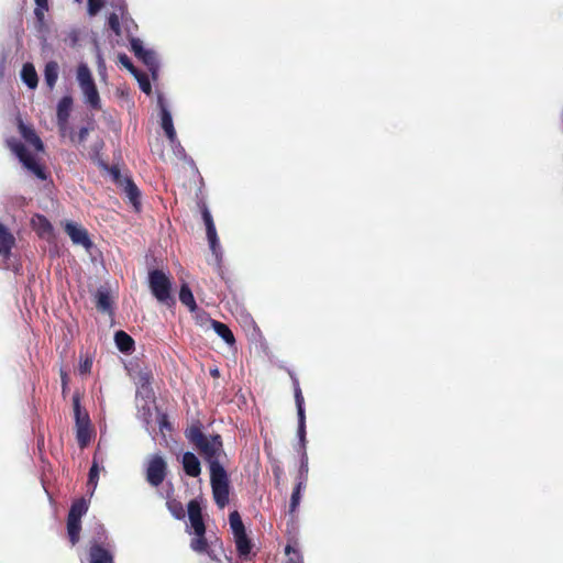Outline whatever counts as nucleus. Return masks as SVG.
Wrapping results in <instances>:
<instances>
[{
  "instance_id": "393cba45",
  "label": "nucleus",
  "mask_w": 563,
  "mask_h": 563,
  "mask_svg": "<svg viewBox=\"0 0 563 563\" xmlns=\"http://www.w3.org/2000/svg\"><path fill=\"white\" fill-rule=\"evenodd\" d=\"M32 225L42 236L48 235L52 231L49 222L42 216L33 217Z\"/></svg>"
},
{
  "instance_id": "f257e3e1",
  "label": "nucleus",
  "mask_w": 563,
  "mask_h": 563,
  "mask_svg": "<svg viewBox=\"0 0 563 563\" xmlns=\"http://www.w3.org/2000/svg\"><path fill=\"white\" fill-rule=\"evenodd\" d=\"M188 518L190 522V530L188 529V532L194 536L190 541V549L197 553H206L211 561L220 563L221 555L223 554L222 543L218 540L207 541L205 537L206 527L198 501H189Z\"/></svg>"
},
{
  "instance_id": "de8ad7c7",
  "label": "nucleus",
  "mask_w": 563,
  "mask_h": 563,
  "mask_svg": "<svg viewBox=\"0 0 563 563\" xmlns=\"http://www.w3.org/2000/svg\"><path fill=\"white\" fill-rule=\"evenodd\" d=\"M217 373H218V371H217V369L211 371V374H213V375H216Z\"/></svg>"
},
{
  "instance_id": "ddd939ff",
  "label": "nucleus",
  "mask_w": 563,
  "mask_h": 563,
  "mask_svg": "<svg viewBox=\"0 0 563 563\" xmlns=\"http://www.w3.org/2000/svg\"><path fill=\"white\" fill-rule=\"evenodd\" d=\"M202 219H203V222L206 224L207 238H208V241H209L210 249H211L212 253L216 256H218V252H219L220 246H219V240H218V235H217V230H216L212 217H211V214H210V212H209V210L207 208H205L202 210Z\"/></svg>"
},
{
  "instance_id": "b1692460",
  "label": "nucleus",
  "mask_w": 563,
  "mask_h": 563,
  "mask_svg": "<svg viewBox=\"0 0 563 563\" xmlns=\"http://www.w3.org/2000/svg\"><path fill=\"white\" fill-rule=\"evenodd\" d=\"M179 300L181 301V303H184L186 307H188L190 311L196 310L197 306H196L194 295H192L190 288L188 287V285H186V284H184L180 288Z\"/></svg>"
},
{
  "instance_id": "7c9ffc66",
  "label": "nucleus",
  "mask_w": 563,
  "mask_h": 563,
  "mask_svg": "<svg viewBox=\"0 0 563 563\" xmlns=\"http://www.w3.org/2000/svg\"><path fill=\"white\" fill-rule=\"evenodd\" d=\"M187 437L188 439L195 443L197 446H199L203 440L207 438L206 435L202 434V432L200 431V429L198 427H191L188 432H187Z\"/></svg>"
},
{
  "instance_id": "0eeeda50",
  "label": "nucleus",
  "mask_w": 563,
  "mask_h": 563,
  "mask_svg": "<svg viewBox=\"0 0 563 563\" xmlns=\"http://www.w3.org/2000/svg\"><path fill=\"white\" fill-rule=\"evenodd\" d=\"M88 505L85 499L75 501L70 508L67 520V532L71 544H76L80 533V518L87 512Z\"/></svg>"
},
{
  "instance_id": "5701e85b",
  "label": "nucleus",
  "mask_w": 563,
  "mask_h": 563,
  "mask_svg": "<svg viewBox=\"0 0 563 563\" xmlns=\"http://www.w3.org/2000/svg\"><path fill=\"white\" fill-rule=\"evenodd\" d=\"M117 347L124 353H128L133 347V339L123 331H117L114 334Z\"/></svg>"
},
{
  "instance_id": "49530a36",
  "label": "nucleus",
  "mask_w": 563,
  "mask_h": 563,
  "mask_svg": "<svg viewBox=\"0 0 563 563\" xmlns=\"http://www.w3.org/2000/svg\"><path fill=\"white\" fill-rule=\"evenodd\" d=\"M285 551H286V554H288V555H289V554H290V552L292 551V549H291V547H290V545H287Z\"/></svg>"
},
{
  "instance_id": "6e6552de",
  "label": "nucleus",
  "mask_w": 563,
  "mask_h": 563,
  "mask_svg": "<svg viewBox=\"0 0 563 563\" xmlns=\"http://www.w3.org/2000/svg\"><path fill=\"white\" fill-rule=\"evenodd\" d=\"M8 145L11 151L19 157L25 168L32 172L37 178L45 179V174L36 161V157L27 152L24 146L14 140H9Z\"/></svg>"
},
{
  "instance_id": "7ed1b4c3",
  "label": "nucleus",
  "mask_w": 563,
  "mask_h": 563,
  "mask_svg": "<svg viewBox=\"0 0 563 563\" xmlns=\"http://www.w3.org/2000/svg\"><path fill=\"white\" fill-rule=\"evenodd\" d=\"M74 405V413H75V428H76V438L80 448H85L89 444L92 438V429L89 419V415L87 411L82 410L80 407V398L79 395H74L73 397Z\"/></svg>"
},
{
  "instance_id": "aec40b11",
  "label": "nucleus",
  "mask_w": 563,
  "mask_h": 563,
  "mask_svg": "<svg viewBox=\"0 0 563 563\" xmlns=\"http://www.w3.org/2000/svg\"><path fill=\"white\" fill-rule=\"evenodd\" d=\"M90 563H114L108 550L93 544L89 551Z\"/></svg>"
},
{
  "instance_id": "e433bc0d",
  "label": "nucleus",
  "mask_w": 563,
  "mask_h": 563,
  "mask_svg": "<svg viewBox=\"0 0 563 563\" xmlns=\"http://www.w3.org/2000/svg\"><path fill=\"white\" fill-rule=\"evenodd\" d=\"M103 7V0H88L89 15H96Z\"/></svg>"
},
{
  "instance_id": "f03ea898",
  "label": "nucleus",
  "mask_w": 563,
  "mask_h": 563,
  "mask_svg": "<svg viewBox=\"0 0 563 563\" xmlns=\"http://www.w3.org/2000/svg\"><path fill=\"white\" fill-rule=\"evenodd\" d=\"M77 81L84 95L85 102L93 109L100 108V97L97 90L91 71L86 64H80L77 68Z\"/></svg>"
},
{
  "instance_id": "4c0bfd02",
  "label": "nucleus",
  "mask_w": 563,
  "mask_h": 563,
  "mask_svg": "<svg viewBox=\"0 0 563 563\" xmlns=\"http://www.w3.org/2000/svg\"><path fill=\"white\" fill-rule=\"evenodd\" d=\"M120 64L125 67L132 75L136 74V68L131 63L130 58L125 54L119 56Z\"/></svg>"
},
{
  "instance_id": "a211bd4d",
  "label": "nucleus",
  "mask_w": 563,
  "mask_h": 563,
  "mask_svg": "<svg viewBox=\"0 0 563 563\" xmlns=\"http://www.w3.org/2000/svg\"><path fill=\"white\" fill-rule=\"evenodd\" d=\"M181 462L187 475L196 477L200 474V462L194 453L186 452Z\"/></svg>"
},
{
  "instance_id": "79ce46f5",
  "label": "nucleus",
  "mask_w": 563,
  "mask_h": 563,
  "mask_svg": "<svg viewBox=\"0 0 563 563\" xmlns=\"http://www.w3.org/2000/svg\"><path fill=\"white\" fill-rule=\"evenodd\" d=\"M296 556H291L288 559L287 563H303V560L299 553L294 551Z\"/></svg>"
},
{
  "instance_id": "a878e982",
  "label": "nucleus",
  "mask_w": 563,
  "mask_h": 563,
  "mask_svg": "<svg viewBox=\"0 0 563 563\" xmlns=\"http://www.w3.org/2000/svg\"><path fill=\"white\" fill-rule=\"evenodd\" d=\"M212 328L216 331V333L220 338H222L228 344H233L234 336L231 330L225 324L218 321H212Z\"/></svg>"
},
{
  "instance_id": "c9c22d12",
  "label": "nucleus",
  "mask_w": 563,
  "mask_h": 563,
  "mask_svg": "<svg viewBox=\"0 0 563 563\" xmlns=\"http://www.w3.org/2000/svg\"><path fill=\"white\" fill-rule=\"evenodd\" d=\"M108 23H109V26L110 29L119 36L121 35V26H120V21H119V16L118 14L115 13H112L110 14L109 16V20H108Z\"/></svg>"
},
{
  "instance_id": "20e7f679",
  "label": "nucleus",
  "mask_w": 563,
  "mask_h": 563,
  "mask_svg": "<svg viewBox=\"0 0 563 563\" xmlns=\"http://www.w3.org/2000/svg\"><path fill=\"white\" fill-rule=\"evenodd\" d=\"M210 477L214 500L223 508L229 503V479L220 463L212 462Z\"/></svg>"
},
{
  "instance_id": "f704fd0d",
  "label": "nucleus",
  "mask_w": 563,
  "mask_h": 563,
  "mask_svg": "<svg viewBox=\"0 0 563 563\" xmlns=\"http://www.w3.org/2000/svg\"><path fill=\"white\" fill-rule=\"evenodd\" d=\"M91 367H92V358L87 356L84 360H81V362L78 366V372L80 375H87L90 373Z\"/></svg>"
},
{
  "instance_id": "a18cd8bd",
  "label": "nucleus",
  "mask_w": 563,
  "mask_h": 563,
  "mask_svg": "<svg viewBox=\"0 0 563 563\" xmlns=\"http://www.w3.org/2000/svg\"><path fill=\"white\" fill-rule=\"evenodd\" d=\"M60 377H62L63 389L65 390L67 387L68 378H67V375L63 371L60 372Z\"/></svg>"
},
{
  "instance_id": "473e14b6",
  "label": "nucleus",
  "mask_w": 563,
  "mask_h": 563,
  "mask_svg": "<svg viewBox=\"0 0 563 563\" xmlns=\"http://www.w3.org/2000/svg\"><path fill=\"white\" fill-rule=\"evenodd\" d=\"M167 507H168V510L170 511V514L176 519L184 518L185 511H184L183 505L180 503H178L176 500H168L167 501Z\"/></svg>"
},
{
  "instance_id": "f8f14e48",
  "label": "nucleus",
  "mask_w": 563,
  "mask_h": 563,
  "mask_svg": "<svg viewBox=\"0 0 563 563\" xmlns=\"http://www.w3.org/2000/svg\"><path fill=\"white\" fill-rule=\"evenodd\" d=\"M73 106V99L70 97H63L57 104V123L59 132L63 136H66L68 132V118Z\"/></svg>"
},
{
  "instance_id": "37998d69",
  "label": "nucleus",
  "mask_w": 563,
  "mask_h": 563,
  "mask_svg": "<svg viewBox=\"0 0 563 563\" xmlns=\"http://www.w3.org/2000/svg\"><path fill=\"white\" fill-rule=\"evenodd\" d=\"M87 134H88V129L87 128H82L80 129L79 133H78V142H84L87 137Z\"/></svg>"
},
{
  "instance_id": "9d476101",
  "label": "nucleus",
  "mask_w": 563,
  "mask_h": 563,
  "mask_svg": "<svg viewBox=\"0 0 563 563\" xmlns=\"http://www.w3.org/2000/svg\"><path fill=\"white\" fill-rule=\"evenodd\" d=\"M166 475V462L161 455H152L147 462L146 478L153 486H158Z\"/></svg>"
},
{
  "instance_id": "412c9836",
  "label": "nucleus",
  "mask_w": 563,
  "mask_h": 563,
  "mask_svg": "<svg viewBox=\"0 0 563 563\" xmlns=\"http://www.w3.org/2000/svg\"><path fill=\"white\" fill-rule=\"evenodd\" d=\"M14 245V236L0 223V256H9Z\"/></svg>"
},
{
  "instance_id": "c03bdc74",
  "label": "nucleus",
  "mask_w": 563,
  "mask_h": 563,
  "mask_svg": "<svg viewBox=\"0 0 563 563\" xmlns=\"http://www.w3.org/2000/svg\"><path fill=\"white\" fill-rule=\"evenodd\" d=\"M98 68L100 74H102L106 68L104 60L100 54H98Z\"/></svg>"
},
{
  "instance_id": "72a5a7b5",
  "label": "nucleus",
  "mask_w": 563,
  "mask_h": 563,
  "mask_svg": "<svg viewBox=\"0 0 563 563\" xmlns=\"http://www.w3.org/2000/svg\"><path fill=\"white\" fill-rule=\"evenodd\" d=\"M97 307L102 311H108L110 309V298L107 292L98 291Z\"/></svg>"
},
{
  "instance_id": "2f4dec72",
  "label": "nucleus",
  "mask_w": 563,
  "mask_h": 563,
  "mask_svg": "<svg viewBox=\"0 0 563 563\" xmlns=\"http://www.w3.org/2000/svg\"><path fill=\"white\" fill-rule=\"evenodd\" d=\"M133 76L137 80L141 90L146 95H150L152 91V87L148 77L145 74H141L140 71H136V74H134Z\"/></svg>"
},
{
  "instance_id": "423d86ee",
  "label": "nucleus",
  "mask_w": 563,
  "mask_h": 563,
  "mask_svg": "<svg viewBox=\"0 0 563 563\" xmlns=\"http://www.w3.org/2000/svg\"><path fill=\"white\" fill-rule=\"evenodd\" d=\"M229 522L231 530L233 532L234 542L239 555L242 558H246L252 550V544L245 532L244 525L238 511H232L230 514Z\"/></svg>"
},
{
  "instance_id": "09e8293b",
  "label": "nucleus",
  "mask_w": 563,
  "mask_h": 563,
  "mask_svg": "<svg viewBox=\"0 0 563 563\" xmlns=\"http://www.w3.org/2000/svg\"><path fill=\"white\" fill-rule=\"evenodd\" d=\"M76 2H80L81 0H75Z\"/></svg>"
},
{
  "instance_id": "a19ab883",
  "label": "nucleus",
  "mask_w": 563,
  "mask_h": 563,
  "mask_svg": "<svg viewBox=\"0 0 563 563\" xmlns=\"http://www.w3.org/2000/svg\"><path fill=\"white\" fill-rule=\"evenodd\" d=\"M113 7H115L121 12V14H124L126 11V4L124 0H115L113 2Z\"/></svg>"
},
{
  "instance_id": "58836bf2",
  "label": "nucleus",
  "mask_w": 563,
  "mask_h": 563,
  "mask_svg": "<svg viewBox=\"0 0 563 563\" xmlns=\"http://www.w3.org/2000/svg\"><path fill=\"white\" fill-rule=\"evenodd\" d=\"M300 489H301V484H298L297 488L295 489V492L291 495V500H290L291 510H295L297 508V506L299 505Z\"/></svg>"
},
{
  "instance_id": "2eb2a0df",
  "label": "nucleus",
  "mask_w": 563,
  "mask_h": 563,
  "mask_svg": "<svg viewBox=\"0 0 563 563\" xmlns=\"http://www.w3.org/2000/svg\"><path fill=\"white\" fill-rule=\"evenodd\" d=\"M161 110H162V128L165 131L168 140L170 141L172 145L179 146L176 137V131L174 129L173 119L170 112L165 108L163 104V100L159 99Z\"/></svg>"
},
{
  "instance_id": "4be33fe9",
  "label": "nucleus",
  "mask_w": 563,
  "mask_h": 563,
  "mask_svg": "<svg viewBox=\"0 0 563 563\" xmlns=\"http://www.w3.org/2000/svg\"><path fill=\"white\" fill-rule=\"evenodd\" d=\"M59 66L56 62L51 60L45 65L44 78L47 86L52 89L58 79Z\"/></svg>"
},
{
  "instance_id": "f3484780",
  "label": "nucleus",
  "mask_w": 563,
  "mask_h": 563,
  "mask_svg": "<svg viewBox=\"0 0 563 563\" xmlns=\"http://www.w3.org/2000/svg\"><path fill=\"white\" fill-rule=\"evenodd\" d=\"M19 130L23 139L34 147L35 151L42 152L44 148V145L41 141V139L36 135L34 130H32L30 126L25 125L21 120H19Z\"/></svg>"
},
{
  "instance_id": "4468645a",
  "label": "nucleus",
  "mask_w": 563,
  "mask_h": 563,
  "mask_svg": "<svg viewBox=\"0 0 563 563\" xmlns=\"http://www.w3.org/2000/svg\"><path fill=\"white\" fill-rule=\"evenodd\" d=\"M65 231L75 244L81 245L85 249L90 247L91 242L88 238L87 231L80 225L73 222H67L65 225Z\"/></svg>"
},
{
  "instance_id": "ea45409f",
  "label": "nucleus",
  "mask_w": 563,
  "mask_h": 563,
  "mask_svg": "<svg viewBox=\"0 0 563 563\" xmlns=\"http://www.w3.org/2000/svg\"><path fill=\"white\" fill-rule=\"evenodd\" d=\"M308 472V457L306 452L302 453L301 456V465H300V473L306 474Z\"/></svg>"
},
{
  "instance_id": "39448f33",
  "label": "nucleus",
  "mask_w": 563,
  "mask_h": 563,
  "mask_svg": "<svg viewBox=\"0 0 563 563\" xmlns=\"http://www.w3.org/2000/svg\"><path fill=\"white\" fill-rule=\"evenodd\" d=\"M148 284L154 297L162 303L174 302L170 296L172 283L168 276L162 271H153L148 275Z\"/></svg>"
},
{
  "instance_id": "bb28decb",
  "label": "nucleus",
  "mask_w": 563,
  "mask_h": 563,
  "mask_svg": "<svg viewBox=\"0 0 563 563\" xmlns=\"http://www.w3.org/2000/svg\"><path fill=\"white\" fill-rule=\"evenodd\" d=\"M124 192L129 198L130 202L137 209L139 208V196L140 191L136 186L129 179L124 181Z\"/></svg>"
},
{
  "instance_id": "6ab92c4d",
  "label": "nucleus",
  "mask_w": 563,
  "mask_h": 563,
  "mask_svg": "<svg viewBox=\"0 0 563 563\" xmlns=\"http://www.w3.org/2000/svg\"><path fill=\"white\" fill-rule=\"evenodd\" d=\"M21 79L32 90L37 87L38 77L33 64L26 63L23 65L21 70Z\"/></svg>"
},
{
  "instance_id": "1a4fd4ad",
  "label": "nucleus",
  "mask_w": 563,
  "mask_h": 563,
  "mask_svg": "<svg viewBox=\"0 0 563 563\" xmlns=\"http://www.w3.org/2000/svg\"><path fill=\"white\" fill-rule=\"evenodd\" d=\"M131 49L150 69L153 77L155 78L158 70V62L156 54L152 49L144 47L143 42L140 38L132 37L130 40Z\"/></svg>"
},
{
  "instance_id": "9b49d317",
  "label": "nucleus",
  "mask_w": 563,
  "mask_h": 563,
  "mask_svg": "<svg viewBox=\"0 0 563 563\" xmlns=\"http://www.w3.org/2000/svg\"><path fill=\"white\" fill-rule=\"evenodd\" d=\"M198 448L205 454L206 459L209 461L210 468L212 467V462L220 463L219 460L223 451L222 442L219 435L206 438Z\"/></svg>"
},
{
  "instance_id": "c756f323",
  "label": "nucleus",
  "mask_w": 563,
  "mask_h": 563,
  "mask_svg": "<svg viewBox=\"0 0 563 563\" xmlns=\"http://www.w3.org/2000/svg\"><path fill=\"white\" fill-rule=\"evenodd\" d=\"M136 396L142 397L145 400H150L153 397V393L150 387L148 379L145 376L141 377V379L139 382Z\"/></svg>"
},
{
  "instance_id": "cd10ccee",
  "label": "nucleus",
  "mask_w": 563,
  "mask_h": 563,
  "mask_svg": "<svg viewBox=\"0 0 563 563\" xmlns=\"http://www.w3.org/2000/svg\"><path fill=\"white\" fill-rule=\"evenodd\" d=\"M34 1H35V9H34L35 18H36L40 26H43L45 23V13L48 11V0H34Z\"/></svg>"
},
{
  "instance_id": "dca6fc26",
  "label": "nucleus",
  "mask_w": 563,
  "mask_h": 563,
  "mask_svg": "<svg viewBox=\"0 0 563 563\" xmlns=\"http://www.w3.org/2000/svg\"><path fill=\"white\" fill-rule=\"evenodd\" d=\"M296 405L298 409V435L302 445H305V437H306V417L303 410V397L299 387L295 390Z\"/></svg>"
},
{
  "instance_id": "c85d7f7f",
  "label": "nucleus",
  "mask_w": 563,
  "mask_h": 563,
  "mask_svg": "<svg viewBox=\"0 0 563 563\" xmlns=\"http://www.w3.org/2000/svg\"><path fill=\"white\" fill-rule=\"evenodd\" d=\"M99 465L98 462L95 460L90 471H89V478H88V487L90 489V495H92L97 488L98 479H99Z\"/></svg>"
}]
</instances>
